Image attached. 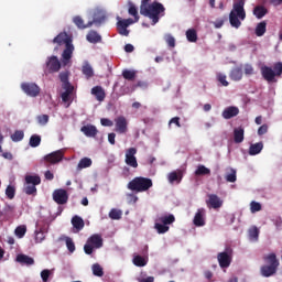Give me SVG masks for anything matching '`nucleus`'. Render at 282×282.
<instances>
[{
	"instance_id": "nucleus-8",
	"label": "nucleus",
	"mask_w": 282,
	"mask_h": 282,
	"mask_svg": "<svg viewBox=\"0 0 282 282\" xmlns=\"http://www.w3.org/2000/svg\"><path fill=\"white\" fill-rule=\"evenodd\" d=\"M44 72L46 74H56L61 72V61L56 55H52L46 58Z\"/></svg>"
},
{
	"instance_id": "nucleus-39",
	"label": "nucleus",
	"mask_w": 282,
	"mask_h": 282,
	"mask_svg": "<svg viewBox=\"0 0 282 282\" xmlns=\"http://www.w3.org/2000/svg\"><path fill=\"white\" fill-rule=\"evenodd\" d=\"M82 72H83L84 76H86L87 79L93 78V76H94V68L88 63H86L83 66Z\"/></svg>"
},
{
	"instance_id": "nucleus-53",
	"label": "nucleus",
	"mask_w": 282,
	"mask_h": 282,
	"mask_svg": "<svg viewBox=\"0 0 282 282\" xmlns=\"http://www.w3.org/2000/svg\"><path fill=\"white\" fill-rule=\"evenodd\" d=\"M45 240V232L43 230L35 231V243H42Z\"/></svg>"
},
{
	"instance_id": "nucleus-14",
	"label": "nucleus",
	"mask_w": 282,
	"mask_h": 282,
	"mask_svg": "<svg viewBox=\"0 0 282 282\" xmlns=\"http://www.w3.org/2000/svg\"><path fill=\"white\" fill-rule=\"evenodd\" d=\"M133 19H123L117 22V30L121 36H129V25H133Z\"/></svg>"
},
{
	"instance_id": "nucleus-12",
	"label": "nucleus",
	"mask_w": 282,
	"mask_h": 282,
	"mask_svg": "<svg viewBox=\"0 0 282 282\" xmlns=\"http://www.w3.org/2000/svg\"><path fill=\"white\" fill-rule=\"evenodd\" d=\"M53 199L55 204L63 206L64 204H67V202H69V195L67 194V191L63 188L55 189L53 192Z\"/></svg>"
},
{
	"instance_id": "nucleus-56",
	"label": "nucleus",
	"mask_w": 282,
	"mask_h": 282,
	"mask_svg": "<svg viewBox=\"0 0 282 282\" xmlns=\"http://www.w3.org/2000/svg\"><path fill=\"white\" fill-rule=\"evenodd\" d=\"M250 210L251 213H259V210H261V205L260 203H257V202H251L250 204Z\"/></svg>"
},
{
	"instance_id": "nucleus-35",
	"label": "nucleus",
	"mask_w": 282,
	"mask_h": 282,
	"mask_svg": "<svg viewBox=\"0 0 282 282\" xmlns=\"http://www.w3.org/2000/svg\"><path fill=\"white\" fill-rule=\"evenodd\" d=\"M159 221L165 226H171L175 221V216L173 214L161 216L159 217Z\"/></svg>"
},
{
	"instance_id": "nucleus-29",
	"label": "nucleus",
	"mask_w": 282,
	"mask_h": 282,
	"mask_svg": "<svg viewBox=\"0 0 282 282\" xmlns=\"http://www.w3.org/2000/svg\"><path fill=\"white\" fill-rule=\"evenodd\" d=\"M86 39L88 43H100V41H102V36L96 31H89Z\"/></svg>"
},
{
	"instance_id": "nucleus-1",
	"label": "nucleus",
	"mask_w": 282,
	"mask_h": 282,
	"mask_svg": "<svg viewBox=\"0 0 282 282\" xmlns=\"http://www.w3.org/2000/svg\"><path fill=\"white\" fill-rule=\"evenodd\" d=\"M140 14L150 19L152 25H156V23H160V19L166 14V8L161 2L153 1L140 7Z\"/></svg>"
},
{
	"instance_id": "nucleus-22",
	"label": "nucleus",
	"mask_w": 282,
	"mask_h": 282,
	"mask_svg": "<svg viewBox=\"0 0 282 282\" xmlns=\"http://www.w3.org/2000/svg\"><path fill=\"white\" fill-rule=\"evenodd\" d=\"M183 177L184 173L182 172V170L173 171L167 175V180L171 184H181Z\"/></svg>"
},
{
	"instance_id": "nucleus-37",
	"label": "nucleus",
	"mask_w": 282,
	"mask_h": 282,
	"mask_svg": "<svg viewBox=\"0 0 282 282\" xmlns=\"http://www.w3.org/2000/svg\"><path fill=\"white\" fill-rule=\"evenodd\" d=\"M186 39L189 43H197V31L195 29L187 30Z\"/></svg>"
},
{
	"instance_id": "nucleus-24",
	"label": "nucleus",
	"mask_w": 282,
	"mask_h": 282,
	"mask_svg": "<svg viewBox=\"0 0 282 282\" xmlns=\"http://www.w3.org/2000/svg\"><path fill=\"white\" fill-rule=\"evenodd\" d=\"M15 261L20 263V265H34V258L23 253L18 254Z\"/></svg>"
},
{
	"instance_id": "nucleus-43",
	"label": "nucleus",
	"mask_w": 282,
	"mask_h": 282,
	"mask_svg": "<svg viewBox=\"0 0 282 282\" xmlns=\"http://www.w3.org/2000/svg\"><path fill=\"white\" fill-rule=\"evenodd\" d=\"M154 228L156 232H159V235H164L169 232V229H170L167 225L160 224V223H155Z\"/></svg>"
},
{
	"instance_id": "nucleus-2",
	"label": "nucleus",
	"mask_w": 282,
	"mask_h": 282,
	"mask_svg": "<svg viewBox=\"0 0 282 282\" xmlns=\"http://www.w3.org/2000/svg\"><path fill=\"white\" fill-rule=\"evenodd\" d=\"M246 0H237L234 2L232 10L229 13V22L231 28L239 30L241 28V21H246Z\"/></svg>"
},
{
	"instance_id": "nucleus-23",
	"label": "nucleus",
	"mask_w": 282,
	"mask_h": 282,
	"mask_svg": "<svg viewBox=\"0 0 282 282\" xmlns=\"http://www.w3.org/2000/svg\"><path fill=\"white\" fill-rule=\"evenodd\" d=\"M90 94L93 96H95V98H96V100H98V102H102L105 100V98H107V94L105 93V89L101 88V86L93 87Z\"/></svg>"
},
{
	"instance_id": "nucleus-20",
	"label": "nucleus",
	"mask_w": 282,
	"mask_h": 282,
	"mask_svg": "<svg viewBox=\"0 0 282 282\" xmlns=\"http://www.w3.org/2000/svg\"><path fill=\"white\" fill-rule=\"evenodd\" d=\"M82 133L86 135V138H96L98 135V128L94 124H86L80 128Z\"/></svg>"
},
{
	"instance_id": "nucleus-57",
	"label": "nucleus",
	"mask_w": 282,
	"mask_h": 282,
	"mask_svg": "<svg viewBox=\"0 0 282 282\" xmlns=\"http://www.w3.org/2000/svg\"><path fill=\"white\" fill-rule=\"evenodd\" d=\"M94 246L91 243H89L88 241L85 243L84 246V252L86 254H94Z\"/></svg>"
},
{
	"instance_id": "nucleus-47",
	"label": "nucleus",
	"mask_w": 282,
	"mask_h": 282,
	"mask_svg": "<svg viewBox=\"0 0 282 282\" xmlns=\"http://www.w3.org/2000/svg\"><path fill=\"white\" fill-rule=\"evenodd\" d=\"M52 274H54V270H48V269H44L41 271V279L43 282H48L50 281V276H52Z\"/></svg>"
},
{
	"instance_id": "nucleus-5",
	"label": "nucleus",
	"mask_w": 282,
	"mask_h": 282,
	"mask_svg": "<svg viewBox=\"0 0 282 282\" xmlns=\"http://www.w3.org/2000/svg\"><path fill=\"white\" fill-rule=\"evenodd\" d=\"M260 72L267 83H276V76L282 75V63H275L273 69L270 66H261Z\"/></svg>"
},
{
	"instance_id": "nucleus-16",
	"label": "nucleus",
	"mask_w": 282,
	"mask_h": 282,
	"mask_svg": "<svg viewBox=\"0 0 282 282\" xmlns=\"http://www.w3.org/2000/svg\"><path fill=\"white\" fill-rule=\"evenodd\" d=\"M230 250L218 253V262L220 268H230V263H232V257L230 256Z\"/></svg>"
},
{
	"instance_id": "nucleus-33",
	"label": "nucleus",
	"mask_w": 282,
	"mask_h": 282,
	"mask_svg": "<svg viewBox=\"0 0 282 282\" xmlns=\"http://www.w3.org/2000/svg\"><path fill=\"white\" fill-rule=\"evenodd\" d=\"M72 225L76 228V230H83L85 228V220H83L79 216H74L72 218Z\"/></svg>"
},
{
	"instance_id": "nucleus-30",
	"label": "nucleus",
	"mask_w": 282,
	"mask_h": 282,
	"mask_svg": "<svg viewBox=\"0 0 282 282\" xmlns=\"http://www.w3.org/2000/svg\"><path fill=\"white\" fill-rule=\"evenodd\" d=\"M129 9H128V14H130V17L134 18V23H138L140 21V15L138 14V8L135 7V4H133V2H128Z\"/></svg>"
},
{
	"instance_id": "nucleus-62",
	"label": "nucleus",
	"mask_w": 282,
	"mask_h": 282,
	"mask_svg": "<svg viewBox=\"0 0 282 282\" xmlns=\"http://www.w3.org/2000/svg\"><path fill=\"white\" fill-rule=\"evenodd\" d=\"M171 124H175L177 126L178 128L182 127V123H180V117H174L170 120L169 122V127H171Z\"/></svg>"
},
{
	"instance_id": "nucleus-13",
	"label": "nucleus",
	"mask_w": 282,
	"mask_h": 282,
	"mask_svg": "<svg viewBox=\"0 0 282 282\" xmlns=\"http://www.w3.org/2000/svg\"><path fill=\"white\" fill-rule=\"evenodd\" d=\"M135 153H138V149L129 148L126 151V164L131 166V169H138V159L135 158Z\"/></svg>"
},
{
	"instance_id": "nucleus-38",
	"label": "nucleus",
	"mask_w": 282,
	"mask_h": 282,
	"mask_svg": "<svg viewBox=\"0 0 282 282\" xmlns=\"http://www.w3.org/2000/svg\"><path fill=\"white\" fill-rule=\"evenodd\" d=\"M91 164H93L91 159L83 158V159H80V161L77 165V169H78V171H82V169H89V166H91Z\"/></svg>"
},
{
	"instance_id": "nucleus-64",
	"label": "nucleus",
	"mask_w": 282,
	"mask_h": 282,
	"mask_svg": "<svg viewBox=\"0 0 282 282\" xmlns=\"http://www.w3.org/2000/svg\"><path fill=\"white\" fill-rule=\"evenodd\" d=\"M72 93H67V91H64L63 94H62V100H63V102H69V95H70Z\"/></svg>"
},
{
	"instance_id": "nucleus-51",
	"label": "nucleus",
	"mask_w": 282,
	"mask_h": 282,
	"mask_svg": "<svg viewBox=\"0 0 282 282\" xmlns=\"http://www.w3.org/2000/svg\"><path fill=\"white\" fill-rule=\"evenodd\" d=\"M110 219H122V212L120 209H111L109 213Z\"/></svg>"
},
{
	"instance_id": "nucleus-17",
	"label": "nucleus",
	"mask_w": 282,
	"mask_h": 282,
	"mask_svg": "<svg viewBox=\"0 0 282 282\" xmlns=\"http://www.w3.org/2000/svg\"><path fill=\"white\" fill-rule=\"evenodd\" d=\"M204 215H206V209L204 208L197 209L193 219L194 226H196L197 228H202V226H206V220L204 219Z\"/></svg>"
},
{
	"instance_id": "nucleus-58",
	"label": "nucleus",
	"mask_w": 282,
	"mask_h": 282,
	"mask_svg": "<svg viewBox=\"0 0 282 282\" xmlns=\"http://www.w3.org/2000/svg\"><path fill=\"white\" fill-rule=\"evenodd\" d=\"M59 80L61 83H69V73L68 72L59 73Z\"/></svg>"
},
{
	"instance_id": "nucleus-41",
	"label": "nucleus",
	"mask_w": 282,
	"mask_h": 282,
	"mask_svg": "<svg viewBox=\"0 0 282 282\" xmlns=\"http://www.w3.org/2000/svg\"><path fill=\"white\" fill-rule=\"evenodd\" d=\"M64 241H66L68 252L72 253L76 251V245L74 243V240L70 237L65 236Z\"/></svg>"
},
{
	"instance_id": "nucleus-4",
	"label": "nucleus",
	"mask_w": 282,
	"mask_h": 282,
	"mask_svg": "<svg viewBox=\"0 0 282 282\" xmlns=\"http://www.w3.org/2000/svg\"><path fill=\"white\" fill-rule=\"evenodd\" d=\"M128 188L135 193H147V191L153 188V181L149 177L137 176L128 183Z\"/></svg>"
},
{
	"instance_id": "nucleus-44",
	"label": "nucleus",
	"mask_w": 282,
	"mask_h": 282,
	"mask_svg": "<svg viewBox=\"0 0 282 282\" xmlns=\"http://www.w3.org/2000/svg\"><path fill=\"white\" fill-rule=\"evenodd\" d=\"M195 175H210V169L205 165H198L195 171Z\"/></svg>"
},
{
	"instance_id": "nucleus-61",
	"label": "nucleus",
	"mask_w": 282,
	"mask_h": 282,
	"mask_svg": "<svg viewBox=\"0 0 282 282\" xmlns=\"http://www.w3.org/2000/svg\"><path fill=\"white\" fill-rule=\"evenodd\" d=\"M102 127H113V121H111L110 119L107 118H102L100 120Z\"/></svg>"
},
{
	"instance_id": "nucleus-31",
	"label": "nucleus",
	"mask_w": 282,
	"mask_h": 282,
	"mask_svg": "<svg viewBox=\"0 0 282 282\" xmlns=\"http://www.w3.org/2000/svg\"><path fill=\"white\" fill-rule=\"evenodd\" d=\"M263 151V143L258 142L256 144H251L249 148V155H259Z\"/></svg>"
},
{
	"instance_id": "nucleus-55",
	"label": "nucleus",
	"mask_w": 282,
	"mask_h": 282,
	"mask_svg": "<svg viewBox=\"0 0 282 282\" xmlns=\"http://www.w3.org/2000/svg\"><path fill=\"white\" fill-rule=\"evenodd\" d=\"M164 39L169 47H175V37L173 35L166 34Z\"/></svg>"
},
{
	"instance_id": "nucleus-19",
	"label": "nucleus",
	"mask_w": 282,
	"mask_h": 282,
	"mask_svg": "<svg viewBox=\"0 0 282 282\" xmlns=\"http://www.w3.org/2000/svg\"><path fill=\"white\" fill-rule=\"evenodd\" d=\"M208 197L209 198L206 204L209 208L217 209L224 206V202L221 200V198H219V196H217V194H210Z\"/></svg>"
},
{
	"instance_id": "nucleus-54",
	"label": "nucleus",
	"mask_w": 282,
	"mask_h": 282,
	"mask_svg": "<svg viewBox=\"0 0 282 282\" xmlns=\"http://www.w3.org/2000/svg\"><path fill=\"white\" fill-rule=\"evenodd\" d=\"M217 80L219 84L223 85V87H228V85H229L228 80H226V75H224L221 73L217 74Z\"/></svg>"
},
{
	"instance_id": "nucleus-32",
	"label": "nucleus",
	"mask_w": 282,
	"mask_h": 282,
	"mask_svg": "<svg viewBox=\"0 0 282 282\" xmlns=\"http://www.w3.org/2000/svg\"><path fill=\"white\" fill-rule=\"evenodd\" d=\"M253 14L258 19H263L265 17V14H268V9L263 6H257L253 9Z\"/></svg>"
},
{
	"instance_id": "nucleus-46",
	"label": "nucleus",
	"mask_w": 282,
	"mask_h": 282,
	"mask_svg": "<svg viewBox=\"0 0 282 282\" xmlns=\"http://www.w3.org/2000/svg\"><path fill=\"white\" fill-rule=\"evenodd\" d=\"M249 239L251 241H257L259 239V228L257 227H251L249 229Z\"/></svg>"
},
{
	"instance_id": "nucleus-3",
	"label": "nucleus",
	"mask_w": 282,
	"mask_h": 282,
	"mask_svg": "<svg viewBox=\"0 0 282 282\" xmlns=\"http://www.w3.org/2000/svg\"><path fill=\"white\" fill-rule=\"evenodd\" d=\"M263 261L267 263L261 267L260 273L262 276L270 278L276 274V270H279V259H276V253H269L263 257Z\"/></svg>"
},
{
	"instance_id": "nucleus-42",
	"label": "nucleus",
	"mask_w": 282,
	"mask_h": 282,
	"mask_svg": "<svg viewBox=\"0 0 282 282\" xmlns=\"http://www.w3.org/2000/svg\"><path fill=\"white\" fill-rule=\"evenodd\" d=\"M25 138V133L22 130H17L13 134H11L12 142H21Z\"/></svg>"
},
{
	"instance_id": "nucleus-6",
	"label": "nucleus",
	"mask_w": 282,
	"mask_h": 282,
	"mask_svg": "<svg viewBox=\"0 0 282 282\" xmlns=\"http://www.w3.org/2000/svg\"><path fill=\"white\" fill-rule=\"evenodd\" d=\"M41 184V176L39 175H26L24 178L23 193L25 195H36V186Z\"/></svg>"
},
{
	"instance_id": "nucleus-34",
	"label": "nucleus",
	"mask_w": 282,
	"mask_h": 282,
	"mask_svg": "<svg viewBox=\"0 0 282 282\" xmlns=\"http://www.w3.org/2000/svg\"><path fill=\"white\" fill-rule=\"evenodd\" d=\"M267 28L268 23L265 21L258 23L256 26V36H263L267 32Z\"/></svg>"
},
{
	"instance_id": "nucleus-50",
	"label": "nucleus",
	"mask_w": 282,
	"mask_h": 282,
	"mask_svg": "<svg viewBox=\"0 0 282 282\" xmlns=\"http://www.w3.org/2000/svg\"><path fill=\"white\" fill-rule=\"evenodd\" d=\"M6 195L8 199H12L17 195V188L12 185H8L6 188Z\"/></svg>"
},
{
	"instance_id": "nucleus-40",
	"label": "nucleus",
	"mask_w": 282,
	"mask_h": 282,
	"mask_svg": "<svg viewBox=\"0 0 282 282\" xmlns=\"http://www.w3.org/2000/svg\"><path fill=\"white\" fill-rule=\"evenodd\" d=\"M30 147H32V149H36V147L41 145V135L39 134H32L29 141Z\"/></svg>"
},
{
	"instance_id": "nucleus-45",
	"label": "nucleus",
	"mask_w": 282,
	"mask_h": 282,
	"mask_svg": "<svg viewBox=\"0 0 282 282\" xmlns=\"http://www.w3.org/2000/svg\"><path fill=\"white\" fill-rule=\"evenodd\" d=\"M93 274L95 276H104L105 271L102 270V267L98 263L93 264Z\"/></svg>"
},
{
	"instance_id": "nucleus-15",
	"label": "nucleus",
	"mask_w": 282,
	"mask_h": 282,
	"mask_svg": "<svg viewBox=\"0 0 282 282\" xmlns=\"http://www.w3.org/2000/svg\"><path fill=\"white\" fill-rule=\"evenodd\" d=\"M52 43L61 46V45H65L68 46L72 44V36H69V34H67V32H61L58 35H56Z\"/></svg>"
},
{
	"instance_id": "nucleus-10",
	"label": "nucleus",
	"mask_w": 282,
	"mask_h": 282,
	"mask_svg": "<svg viewBox=\"0 0 282 282\" xmlns=\"http://www.w3.org/2000/svg\"><path fill=\"white\" fill-rule=\"evenodd\" d=\"M21 89L24 91V94H26V96H30L31 98H36V96L41 94V88L34 83H22Z\"/></svg>"
},
{
	"instance_id": "nucleus-28",
	"label": "nucleus",
	"mask_w": 282,
	"mask_h": 282,
	"mask_svg": "<svg viewBox=\"0 0 282 282\" xmlns=\"http://www.w3.org/2000/svg\"><path fill=\"white\" fill-rule=\"evenodd\" d=\"M243 133H245V130L241 127L236 128L234 130V142L236 144H241V142H243Z\"/></svg>"
},
{
	"instance_id": "nucleus-59",
	"label": "nucleus",
	"mask_w": 282,
	"mask_h": 282,
	"mask_svg": "<svg viewBox=\"0 0 282 282\" xmlns=\"http://www.w3.org/2000/svg\"><path fill=\"white\" fill-rule=\"evenodd\" d=\"M63 89H65V91L68 94H74V86H72V84H69V82L63 83Z\"/></svg>"
},
{
	"instance_id": "nucleus-49",
	"label": "nucleus",
	"mask_w": 282,
	"mask_h": 282,
	"mask_svg": "<svg viewBox=\"0 0 282 282\" xmlns=\"http://www.w3.org/2000/svg\"><path fill=\"white\" fill-rule=\"evenodd\" d=\"M122 77L126 80H135V70L126 69L122 72Z\"/></svg>"
},
{
	"instance_id": "nucleus-48",
	"label": "nucleus",
	"mask_w": 282,
	"mask_h": 282,
	"mask_svg": "<svg viewBox=\"0 0 282 282\" xmlns=\"http://www.w3.org/2000/svg\"><path fill=\"white\" fill-rule=\"evenodd\" d=\"M226 182L235 183L237 182V171L235 169L230 170V173H227L225 176Z\"/></svg>"
},
{
	"instance_id": "nucleus-26",
	"label": "nucleus",
	"mask_w": 282,
	"mask_h": 282,
	"mask_svg": "<svg viewBox=\"0 0 282 282\" xmlns=\"http://www.w3.org/2000/svg\"><path fill=\"white\" fill-rule=\"evenodd\" d=\"M229 77L231 80L239 82L243 78V69L239 66L231 69Z\"/></svg>"
},
{
	"instance_id": "nucleus-63",
	"label": "nucleus",
	"mask_w": 282,
	"mask_h": 282,
	"mask_svg": "<svg viewBox=\"0 0 282 282\" xmlns=\"http://www.w3.org/2000/svg\"><path fill=\"white\" fill-rule=\"evenodd\" d=\"M265 133H268V126L262 124V126L258 129V135H265Z\"/></svg>"
},
{
	"instance_id": "nucleus-18",
	"label": "nucleus",
	"mask_w": 282,
	"mask_h": 282,
	"mask_svg": "<svg viewBox=\"0 0 282 282\" xmlns=\"http://www.w3.org/2000/svg\"><path fill=\"white\" fill-rule=\"evenodd\" d=\"M72 54H74V44H68L62 53V64L64 67L72 61Z\"/></svg>"
},
{
	"instance_id": "nucleus-21",
	"label": "nucleus",
	"mask_w": 282,
	"mask_h": 282,
	"mask_svg": "<svg viewBox=\"0 0 282 282\" xmlns=\"http://www.w3.org/2000/svg\"><path fill=\"white\" fill-rule=\"evenodd\" d=\"M221 116L225 120H230L231 118H236V116H239V108L236 106H229L224 109Z\"/></svg>"
},
{
	"instance_id": "nucleus-36",
	"label": "nucleus",
	"mask_w": 282,
	"mask_h": 282,
	"mask_svg": "<svg viewBox=\"0 0 282 282\" xmlns=\"http://www.w3.org/2000/svg\"><path fill=\"white\" fill-rule=\"evenodd\" d=\"M25 232H28V227L25 225H20L14 230V235L18 239H23L25 237Z\"/></svg>"
},
{
	"instance_id": "nucleus-11",
	"label": "nucleus",
	"mask_w": 282,
	"mask_h": 282,
	"mask_svg": "<svg viewBox=\"0 0 282 282\" xmlns=\"http://www.w3.org/2000/svg\"><path fill=\"white\" fill-rule=\"evenodd\" d=\"M115 131L120 134L129 131V121H127L124 116H119L115 119Z\"/></svg>"
},
{
	"instance_id": "nucleus-52",
	"label": "nucleus",
	"mask_w": 282,
	"mask_h": 282,
	"mask_svg": "<svg viewBox=\"0 0 282 282\" xmlns=\"http://www.w3.org/2000/svg\"><path fill=\"white\" fill-rule=\"evenodd\" d=\"M36 119L39 124H41L42 127H45V124L50 122V116L47 115H40Z\"/></svg>"
},
{
	"instance_id": "nucleus-60",
	"label": "nucleus",
	"mask_w": 282,
	"mask_h": 282,
	"mask_svg": "<svg viewBox=\"0 0 282 282\" xmlns=\"http://www.w3.org/2000/svg\"><path fill=\"white\" fill-rule=\"evenodd\" d=\"M245 74H246V76H252V74H254V67H252V65H250V64H246L245 65Z\"/></svg>"
},
{
	"instance_id": "nucleus-9",
	"label": "nucleus",
	"mask_w": 282,
	"mask_h": 282,
	"mask_svg": "<svg viewBox=\"0 0 282 282\" xmlns=\"http://www.w3.org/2000/svg\"><path fill=\"white\" fill-rule=\"evenodd\" d=\"M64 158H65V151L57 150L44 155L43 160L44 162H46V164H58V162H63Z\"/></svg>"
},
{
	"instance_id": "nucleus-27",
	"label": "nucleus",
	"mask_w": 282,
	"mask_h": 282,
	"mask_svg": "<svg viewBox=\"0 0 282 282\" xmlns=\"http://www.w3.org/2000/svg\"><path fill=\"white\" fill-rule=\"evenodd\" d=\"M132 263L133 265H135L137 268H144V265H147V263H149V260H147V258L140 256V254H133V259H132Z\"/></svg>"
},
{
	"instance_id": "nucleus-25",
	"label": "nucleus",
	"mask_w": 282,
	"mask_h": 282,
	"mask_svg": "<svg viewBox=\"0 0 282 282\" xmlns=\"http://www.w3.org/2000/svg\"><path fill=\"white\" fill-rule=\"evenodd\" d=\"M87 242L91 243L96 249L102 248V236L94 234L88 238Z\"/></svg>"
},
{
	"instance_id": "nucleus-7",
	"label": "nucleus",
	"mask_w": 282,
	"mask_h": 282,
	"mask_svg": "<svg viewBox=\"0 0 282 282\" xmlns=\"http://www.w3.org/2000/svg\"><path fill=\"white\" fill-rule=\"evenodd\" d=\"M73 23L78 28V30H87V28H91L94 23L96 25H100V23H105V15L100 18H95L93 21H89L87 24H85V20H83L80 15H76L73 18Z\"/></svg>"
}]
</instances>
